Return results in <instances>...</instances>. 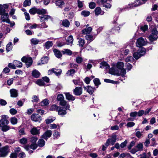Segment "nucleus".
<instances>
[{
	"label": "nucleus",
	"mask_w": 158,
	"mask_h": 158,
	"mask_svg": "<svg viewBox=\"0 0 158 158\" xmlns=\"http://www.w3.org/2000/svg\"><path fill=\"white\" fill-rule=\"evenodd\" d=\"M55 118H51L49 117L47 119H46L45 122L47 124H49L55 120Z\"/></svg>",
	"instance_id": "nucleus-46"
},
{
	"label": "nucleus",
	"mask_w": 158,
	"mask_h": 158,
	"mask_svg": "<svg viewBox=\"0 0 158 158\" xmlns=\"http://www.w3.org/2000/svg\"><path fill=\"white\" fill-rule=\"evenodd\" d=\"M55 4L56 6L61 8L64 5V2L63 0H56Z\"/></svg>",
	"instance_id": "nucleus-27"
},
{
	"label": "nucleus",
	"mask_w": 158,
	"mask_h": 158,
	"mask_svg": "<svg viewBox=\"0 0 158 158\" xmlns=\"http://www.w3.org/2000/svg\"><path fill=\"white\" fill-rule=\"evenodd\" d=\"M2 117V119L0 120V127L2 131H6L10 129V127L7 125L9 123L7 119L8 117L7 116L3 115Z\"/></svg>",
	"instance_id": "nucleus-2"
},
{
	"label": "nucleus",
	"mask_w": 158,
	"mask_h": 158,
	"mask_svg": "<svg viewBox=\"0 0 158 158\" xmlns=\"http://www.w3.org/2000/svg\"><path fill=\"white\" fill-rule=\"evenodd\" d=\"M36 83L37 84L40 86H44V85L45 83L43 80L39 79L36 81Z\"/></svg>",
	"instance_id": "nucleus-50"
},
{
	"label": "nucleus",
	"mask_w": 158,
	"mask_h": 158,
	"mask_svg": "<svg viewBox=\"0 0 158 158\" xmlns=\"http://www.w3.org/2000/svg\"><path fill=\"white\" fill-rule=\"evenodd\" d=\"M78 43L80 46L82 47L85 44V40L81 38L79 39Z\"/></svg>",
	"instance_id": "nucleus-43"
},
{
	"label": "nucleus",
	"mask_w": 158,
	"mask_h": 158,
	"mask_svg": "<svg viewBox=\"0 0 158 158\" xmlns=\"http://www.w3.org/2000/svg\"><path fill=\"white\" fill-rule=\"evenodd\" d=\"M100 68H105L106 69H109L110 68L109 65L105 62H103L100 63Z\"/></svg>",
	"instance_id": "nucleus-28"
},
{
	"label": "nucleus",
	"mask_w": 158,
	"mask_h": 158,
	"mask_svg": "<svg viewBox=\"0 0 158 158\" xmlns=\"http://www.w3.org/2000/svg\"><path fill=\"white\" fill-rule=\"evenodd\" d=\"M40 130L39 127H33L31 130L30 132L33 135H39L40 134Z\"/></svg>",
	"instance_id": "nucleus-14"
},
{
	"label": "nucleus",
	"mask_w": 158,
	"mask_h": 158,
	"mask_svg": "<svg viewBox=\"0 0 158 158\" xmlns=\"http://www.w3.org/2000/svg\"><path fill=\"white\" fill-rule=\"evenodd\" d=\"M158 31L156 28L152 29L151 33L148 37L149 40L151 41L156 40L158 38Z\"/></svg>",
	"instance_id": "nucleus-4"
},
{
	"label": "nucleus",
	"mask_w": 158,
	"mask_h": 158,
	"mask_svg": "<svg viewBox=\"0 0 158 158\" xmlns=\"http://www.w3.org/2000/svg\"><path fill=\"white\" fill-rule=\"evenodd\" d=\"M59 106H57L56 105L54 104L52 105L50 108V110H56L57 111L58 108H59Z\"/></svg>",
	"instance_id": "nucleus-49"
},
{
	"label": "nucleus",
	"mask_w": 158,
	"mask_h": 158,
	"mask_svg": "<svg viewBox=\"0 0 158 158\" xmlns=\"http://www.w3.org/2000/svg\"><path fill=\"white\" fill-rule=\"evenodd\" d=\"M37 11V9L35 8H32L29 10V13L32 15H34L36 13Z\"/></svg>",
	"instance_id": "nucleus-52"
},
{
	"label": "nucleus",
	"mask_w": 158,
	"mask_h": 158,
	"mask_svg": "<svg viewBox=\"0 0 158 158\" xmlns=\"http://www.w3.org/2000/svg\"><path fill=\"white\" fill-rule=\"evenodd\" d=\"M10 121L12 124L15 125L17 123L18 120L15 117H12L10 118Z\"/></svg>",
	"instance_id": "nucleus-41"
},
{
	"label": "nucleus",
	"mask_w": 158,
	"mask_h": 158,
	"mask_svg": "<svg viewBox=\"0 0 158 158\" xmlns=\"http://www.w3.org/2000/svg\"><path fill=\"white\" fill-rule=\"evenodd\" d=\"M146 52V50L143 48H140L137 52L133 54L134 57L136 60L139 58L141 56L144 55Z\"/></svg>",
	"instance_id": "nucleus-3"
},
{
	"label": "nucleus",
	"mask_w": 158,
	"mask_h": 158,
	"mask_svg": "<svg viewBox=\"0 0 158 158\" xmlns=\"http://www.w3.org/2000/svg\"><path fill=\"white\" fill-rule=\"evenodd\" d=\"M148 28V27L147 25H144V26H141L140 27V29L143 32L147 31Z\"/></svg>",
	"instance_id": "nucleus-56"
},
{
	"label": "nucleus",
	"mask_w": 158,
	"mask_h": 158,
	"mask_svg": "<svg viewBox=\"0 0 158 158\" xmlns=\"http://www.w3.org/2000/svg\"><path fill=\"white\" fill-rule=\"evenodd\" d=\"M54 133L53 134L54 138L55 139H58L60 136V133L56 130L54 131Z\"/></svg>",
	"instance_id": "nucleus-39"
},
{
	"label": "nucleus",
	"mask_w": 158,
	"mask_h": 158,
	"mask_svg": "<svg viewBox=\"0 0 158 158\" xmlns=\"http://www.w3.org/2000/svg\"><path fill=\"white\" fill-rule=\"evenodd\" d=\"M21 60L23 62H25L27 67H29L32 64V60L31 57H27L23 56Z\"/></svg>",
	"instance_id": "nucleus-8"
},
{
	"label": "nucleus",
	"mask_w": 158,
	"mask_h": 158,
	"mask_svg": "<svg viewBox=\"0 0 158 158\" xmlns=\"http://www.w3.org/2000/svg\"><path fill=\"white\" fill-rule=\"evenodd\" d=\"M18 154L17 153H12L10 155V158H17Z\"/></svg>",
	"instance_id": "nucleus-63"
},
{
	"label": "nucleus",
	"mask_w": 158,
	"mask_h": 158,
	"mask_svg": "<svg viewBox=\"0 0 158 158\" xmlns=\"http://www.w3.org/2000/svg\"><path fill=\"white\" fill-rule=\"evenodd\" d=\"M45 144V142L43 139H40L38 142V145L40 147H43L44 145Z\"/></svg>",
	"instance_id": "nucleus-35"
},
{
	"label": "nucleus",
	"mask_w": 158,
	"mask_h": 158,
	"mask_svg": "<svg viewBox=\"0 0 158 158\" xmlns=\"http://www.w3.org/2000/svg\"><path fill=\"white\" fill-rule=\"evenodd\" d=\"M38 139L37 137L35 136L32 137L31 139V141L32 143H36V142Z\"/></svg>",
	"instance_id": "nucleus-57"
},
{
	"label": "nucleus",
	"mask_w": 158,
	"mask_h": 158,
	"mask_svg": "<svg viewBox=\"0 0 158 158\" xmlns=\"http://www.w3.org/2000/svg\"><path fill=\"white\" fill-rule=\"evenodd\" d=\"M52 70L53 71V73H54L57 76L60 75L62 72V70L60 69H52Z\"/></svg>",
	"instance_id": "nucleus-37"
},
{
	"label": "nucleus",
	"mask_w": 158,
	"mask_h": 158,
	"mask_svg": "<svg viewBox=\"0 0 158 158\" xmlns=\"http://www.w3.org/2000/svg\"><path fill=\"white\" fill-rule=\"evenodd\" d=\"M10 96L13 98H15L18 96V90L15 89H11L10 90Z\"/></svg>",
	"instance_id": "nucleus-20"
},
{
	"label": "nucleus",
	"mask_w": 158,
	"mask_h": 158,
	"mask_svg": "<svg viewBox=\"0 0 158 158\" xmlns=\"http://www.w3.org/2000/svg\"><path fill=\"white\" fill-rule=\"evenodd\" d=\"M31 4V0H25L23 3V6L26 7Z\"/></svg>",
	"instance_id": "nucleus-51"
},
{
	"label": "nucleus",
	"mask_w": 158,
	"mask_h": 158,
	"mask_svg": "<svg viewBox=\"0 0 158 158\" xmlns=\"http://www.w3.org/2000/svg\"><path fill=\"white\" fill-rule=\"evenodd\" d=\"M59 104L62 106H65V108L66 110L68 109L70 110V105L64 100L60 102Z\"/></svg>",
	"instance_id": "nucleus-18"
},
{
	"label": "nucleus",
	"mask_w": 158,
	"mask_h": 158,
	"mask_svg": "<svg viewBox=\"0 0 158 158\" xmlns=\"http://www.w3.org/2000/svg\"><path fill=\"white\" fill-rule=\"evenodd\" d=\"M49 101L47 99H44L41 102V104L42 106H47L49 104Z\"/></svg>",
	"instance_id": "nucleus-53"
},
{
	"label": "nucleus",
	"mask_w": 158,
	"mask_h": 158,
	"mask_svg": "<svg viewBox=\"0 0 158 158\" xmlns=\"http://www.w3.org/2000/svg\"><path fill=\"white\" fill-rule=\"evenodd\" d=\"M40 75V72L36 69L34 70L32 73V76L35 78H38Z\"/></svg>",
	"instance_id": "nucleus-30"
},
{
	"label": "nucleus",
	"mask_w": 158,
	"mask_h": 158,
	"mask_svg": "<svg viewBox=\"0 0 158 158\" xmlns=\"http://www.w3.org/2000/svg\"><path fill=\"white\" fill-rule=\"evenodd\" d=\"M8 4H0V15L6 13L5 10L8 9Z\"/></svg>",
	"instance_id": "nucleus-15"
},
{
	"label": "nucleus",
	"mask_w": 158,
	"mask_h": 158,
	"mask_svg": "<svg viewBox=\"0 0 158 158\" xmlns=\"http://www.w3.org/2000/svg\"><path fill=\"white\" fill-rule=\"evenodd\" d=\"M85 38L87 40L91 41H93L94 39L93 36L91 35H87L85 36Z\"/></svg>",
	"instance_id": "nucleus-42"
},
{
	"label": "nucleus",
	"mask_w": 158,
	"mask_h": 158,
	"mask_svg": "<svg viewBox=\"0 0 158 158\" xmlns=\"http://www.w3.org/2000/svg\"><path fill=\"white\" fill-rule=\"evenodd\" d=\"M40 42V40L35 38H33L31 40V44L33 45L37 44Z\"/></svg>",
	"instance_id": "nucleus-32"
},
{
	"label": "nucleus",
	"mask_w": 158,
	"mask_h": 158,
	"mask_svg": "<svg viewBox=\"0 0 158 158\" xmlns=\"http://www.w3.org/2000/svg\"><path fill=\"white\" fill-rule=\"evenodd\" d=\"M12 44L11 42H9L8 44H7L6 47V50L7 52H9L12 49Z\"/></svg>",
	"instance_id": "nucleus-34"
},
{
	"label": "nucleus",
	"mask_w": 158,
	"mask_h": 158,
	"mask_svg": "<svg viewBox=\"0 0 158 158\" xmlns=\"http://www.w3.org/2000/svg\"><path fill=\"white\" fill-rule=\"evenodd\" d=\"M34 111V108L29 109L27 110L26 113L27 114L30 115Z\"/></svg>",
	"instance_id": "nucleus-60"
},
{
	"label": "nucleus",
	"mask_w": 158,
	"mask_h": 158,
	"mask_svg": "<svg viewBox=\"0 0 158 158\" xmlns=\"http://www.w3.org/2000/svg\"><path fill=\"white\" fill-rule=\"evenodd\" d=\"M93 81L94 84L96 86H98L99 85L101 84L99 79L98 78H96L93 80ZM98 86L97 87V88Z\"/></svg>",
	"instance_id": "nucleus-48"
},
{
	"label": "nucleus",
	"mask_w": 158,
	"mask_h": 158,
	"mask_svg": "<svg viewBox=\"0 0 158 158\" xmlns=\"http://www.w3.org/2000/svg\"><path fill=\"white\" fill-rule=\"evenodd\" d=\"M143 132L137 131L135 133V136L138 138H140L142 135Z\"/></svg>",
	"instance_id": "nucleus-58"
},
{
	"label": "nucleus",
	"mask_w": 158,
	"mask_h": 158,
	"mask_svg": "<svg viewBox=\"0 0 158 158\" xmlns=\"http://www.w3.org/2000/svg\"><path fill=\"white\" fill-rule=\"evenodd\" d=\"M1 15V20L2 22H6V23H9L10 22V20L9 19V15L8 13H5L2 14Z\"/></svg>",
	"instance_id": "nucleus-11"
},
{
	"label": "nucleus",
	"mask_w": 158,
	"mask_h": 158,
	"mask_svg": "<svg viewBox=\"0 0 158 158\" xmlns=\"http://www.w3.org/2000/svg\"><path fill=\"white\" fill-rule=\"evenodd\" d=\"M74 94L76 96H80L82 94V89L81 87H76L73 90Z\"/></svg>",
	"instance_id": "nucleus-13"
},
{
	"label": "nucleus",
	"mask_w": 158,
	"mask_h": 158,
	"mask_svg": "<svg viewBox=\"0 0 158 158\" xmlns=\"http://www.w3.org/2000/svg\"><path fill=\"white\" fill-rule=\"evenodd\" d=\"M48 60V58L47 56H45L42 57L41 60V62L38 63V65H41L42 64H44L47 63Z\"/></svg>",
	"instance_id": "nucleus-25"
},
{
	"label": "nucleus",
	"mask_w": 158,
	"mask_h": 158,
	"mask_svg": "<svg viewBox=\"0 0 158 158\" xmlns=\"http://www.w3.org/2000/svg\"><path fill=\"white\" fill-rule=\"evenodd\" d=\"M144 2H142L139 0H135V1L131 4V6H130L131 7H136L139 6V5L144 3Z\"/></svg>",
	"instance_id": "nucleus-24"
},
{
	"label": "nucleus",
	"mask_w": 158,
	"mask_h": 158,
	"mask_svg": "<svg viewBox=\"0 0 158 158\" xmlns=\"http://www.w3.org/2000/svg\"><path fill=\"white\" fill-rule=\"evenodd\" d=\"M13 63L15 64V67L21 68L22 66V63L19 61L15 60Z\"/></svg>",
	"instance_id": "nucleus-36"
},
{
	"label": "nucleus",
	"mask_w": 158,
	"mask_h": 158,
	"mask_svg": "<svg viewBox=\"0 0 158 158\" xmlns=\"http://www.w3.org/2000/svg\"><path fill=\"white\" fill-rule=\"evenodd\" d=\"M73 82L76 85L81 86L83 84L82 81L78 77L76 79L73 80Z\"/></svg>",
	"instance_id": "nucleus-21"
},
{
	"label": "nucleus",
	"mask_w": 158,
	"mask_h": 158,
	"mask_svg": "<svg viewBox=\"0 0 158 158\" xmlns=\"http://www.w3.org/2000/svg\"><path fill=\"white\" fill-rule=\"evenodd\" d=\"M65 108L64 109L63 107H59L58 109L57 110L58 112V114L63 116L64 115L66 114L67 113Z\"/></svg>",
	"instance_id": "nucleus-17"
},
{
	"label": "nucleus",
	"mask_w": 158,
	"mask_h": 158,
	"mask_svg": "<svg viewBox=\"0 0 158 158\" xmlns=\"http://www.w3.org/2000/svg\"><path fill=\"white\" fill-rule=\"evenodd\" d=\"M32 102H38L39 101V98L36 96H34L32 98Z\"/></svg>",
	"instance_id": "nucleus-64"
},
{
	"label": "nucleus",
	"mask_w": 158,
	"mask_h": 158,
	"mask_svg": "<svg viewBox=\"0 0 158 158\" xmlns=\"http://www.w3.org/2000/svg\"><path fill=\"white\" fill-rule=\"evenodd\" d=\"M81 14L84 17H87L89 15L90 12L88 11L84 10L81 12Z\"/></svg>",
	"instance_id": "nucleus-45"
},
{
	"label": "nucleus",
	"mask_w": 158,
	"mask_h": 158,
	"mask_svg": "<svg viewBox=\"0 0 158 158\" xmlns=\"http://www.w3.org/2000/svg\"><path fill=\"white\" fill-rule=\"evenodd\" d=\"M52 44H53L52 42L48 41L45 43V46L46 49H48L50 47L52 46Z\"/></svg>",
	"instance_id": "nucleus-40"
},
{
	"label": "nucleus",
	"mask_w": 158,
	"mask_h": 158,
	"mask_svg": "<svg viewBox=\"0 0 158 158\" xmlns=\"http://www.w3.org/2000/svg\"><path fill=\"white\" fill-rule=\"evenodd\" d=\"M66 96V98L69 101H74L75 100V97L69 93H64Z\"/></svg>",
	"instance_id": "nucleus-23"
},
{
	"label": "nucleus",
	"mask_w": 158,
	"mask_h": 158,
	"mask_svg": "<svg viewBox=\"0 0 158 158\" xmlns=\"http://www.w3.org/2000/svg\"><path fill=\"white\" fill-rule=\"evenodd\" d=\"M63 54H67L68 55L70 56L72 54V52L70 50L68 49H65L62 51Z\"/></svg>",
	"instance_id": "nucleus-33"
},
{
	"label": "nucleus",
	"mask_w": 158,
	"mask_h": 158,
	"mask_svg": "<svg viewBox=\"0 0 158 158\" xmlns=\"http://www.w3.org/2000/svg\"><path fill=\"white\" fill-rule=\"evenodd\" d=\"M70 22L67 19L63 20L62 22V25L63 26L68 27H69L70 25Z\"/></svg>",
	"instance_id": "nucleus-31"
},
{
	"label": "nucleus",
	"mask_w": 158,
	"mask_h": 158,
	"mask_svg": "<svg viewBox=\"0 0 158 158\" xmlns=\"http://www.w3.org/2000/svg\"><path fill=\"white\" fill-rule=\"evenodd\" d=\"M75 73V71L74 69H71L68 70L67 73L66 74L69 76L72 75Z\"/></svg>",
	"instance_id": "nucleus-44"
},
{
	"label": "nucleus",
	"mask_w": 158,
	"mask_h": 158,
	"mask_svg": "<svg viewBox=\"0 0 158 158\" xmlns=\"http://www.w3.org/2000/svg\"><path fill=\"white\" fill-rule=\"evenodd\" d=\"M73 41V39L72 35H69L67 38L66 42L67 45L72 46Z\"/></svg>",
	"instance_id": "nucleus-22"
},
{
	"label": "nucleus",
	"mask_w": 158,
	"mask_h": 158,
	"mask_svg": "<svg viewBox=\"0 0 158 158\" xmlns=\"http://www.w3.org/2000/svg\"><path fill=\"white\" fill-rule=\"evenodd\" d=\"M57 100L60 102L64 100V97L62 94H60L57 95Z\"/></svg>",
	"instance_id": "nucleus-47"
},
{
	"label": "nucleus",
	"mask_w": 158,
	"mask_h": 158,
	"mask_svg": "<svg viewBox=\"0 0 158 158\" xmlns=\"http://www.w3.org/2000/svg\"><path fill=\"white\" fill-rule=\"evenodd\" d=\"M9 146H6L0 148V157H6L9 152Z\"/></svg>",
	"instance_id": "nucleus-5"
},
{
	"label": "nucleus",
	"mask_w": 158,
	"mask_h": 158,
	"mask_svg": "<svg viewBox=\"0 0 158 158\" xmlns=\"http://www.w3.org/2000/svg\"><path fill=\"white\" fill-rule=\"evenodd\" d=\"M94 11L95 15L97 16L98 15H103L104 13V11H102L99 7L96 8L94 10Z\"/></svg>",
	"instance_id": "nucleus-19"
},
{
	"label": "nucleus",
	"mask_w": 158,
	"mask_h": 158,
	"mask_svg": "<svg viewBox=\"0 0 158 158\" xmlns=\"http://www.w3.org/2000/svg\"><path fill=\"white\" fill-rule=\"evenodd\" d=\"M10 112L11 114L15 115L17 113V111L15 109L11 108L10 110Z\"/></svg>",
	"instance_id": "nucleus-61"
},
{
	"label": "nucleus",
	"mask_w": 158,
	"mask_h": 158,
	"mask_svg": "<svg viewBox=\"0 0 158 158\" xmlns=\"http://www.w3.org/2000/svg\"><path fill=\"white\" fill-rule=\"evenodd\" d=\"M5 142L7 143L12 144L15 143V140L10 139H7L5 140Z\"/></svg>",
	"instance_id": "nucleus-62"
},
{
	"label": "nucleus",
	"mask_w": 158,
	"mask_h": 158,
	"mask_svg": "<svg viewBox=\"0 0 158 158\" xmlns=\"http://www.w3.org/2000/svg\"><path fill=\"white\" fill-rule=\"evenodd\" d=\"M134 59L132 56H130L127 57L125 59L126 62H132Z\"/></svg>",
	"instance_id": "nucleus-59"
},
{
	"label": "nucleus",
	"mask_w": 158,
	"mask_h": 158,
	"mask_svg": "<svg viewBox=\"0 0 158 158\" xmlns=\"http://www.w3.org/2000/svg\"><path fill=\"white\" fill-rule=\"evenodd\" d=\"M124 66V64L123 62H118L117 63L116 66L114 65L109 69V72L112 75L124 77L126 73L125 69L123 68Z\"/></svg>",
	"instance_id": "nucleus-1"
},
{
	"label": "nucleus",
	"mask_w": 158,
	"mask_h": 158,
	"mask_svg": "<svg viewBox=\"0 0 158 158\" xmlns=\"http://www.w3.org/2000/svg\"><path fill=\"white\" fill-rule=\"evenodd\" d=\"M57 127H58V129H60V126L59 125V124L56 125V124L53 123L51 124L50 125V129H55L57 128Z\"/></svg>",
	"instance_id": "nucleus-38"
},
{
	"label": "nucleus",
	"mask_w": 158,
	"mask_h": 158,
	"mask_svg": "<svg viewBox=\"0 0 158 158\" xmlns=\"http://www.w3.org/2000/svg\"><path fill=\"white\" fill-rule=\"evenodd\" d=\"M92 30V28L91 27H88L85 28L82 31V33L83 34H89Z\"/></svg>",
	"instance_id": "nucleus-26"
},
{
	"label": "nucleus",
	"mask_w": 158,
	"mask_h": 158,
	"mask_svg": "<svg viewBox=\"0 0 158 158\" xmlns=\"http://www.w3.org/2000/svg\"><path fill=\"white\" fill-rule=\"evenodd\" d=\"M31 119L34 122H40L41 120V116L39 114H32L31 116Z\"/></svg>",
	"instance_id": "nucleus-10"
},
{
	"label": "nucleus",
	"mask_w": 158,
	"mask_h": 158,
	"mask_svg": "<svg viewBox=\"0 0 158 158\" xmlns=\"http://www.w3.org/2000/svg\"><path fill=\"white\" fill-rule=\"evenodd\" d=\"M146 44L147 40L146 39H144L142 37L139 38L137 40L136 45L138 47H140L145 45Z\"/></svg>",
	"instance_id": "nucleus-7"
},
{
	"label": "nucleus",
	"mask_w": 158,
	"mask_h": 158,
	"mask_svg": "<svg viewBox=\"0 0 158 158\" xmlns=\"http://www.w3.org/2000/svg\"><path fill=\"white\" fill-rule=\"evenodd\" d=\"M117 135L115 134H113L111 137L108 139L106 142V146L109 145L110 144L113 145L116 141Z\"/></svg>",
	"instance_id": "nucleus-6"
},
{
	"label": "nucleus",
	"mask_w": 158,
	"mask_h": 158,
	"mask_svg": "<svg viewBox=\"0 0 158 158\" xmlns=\"http://www.w3.org/2000/svg\"><path fill=\"white\" fill-rule=\"evenodd\" d=\"M27 142V139L25 138H23L20 140V143L23 144H26Z\"/></svg>",
	"instance_id": "nucleus-54"
},
{
	"label": "nucleus",
	"mask_w": 158,
	"mask_h": 158,
	"mask_svg": "<svg viewBox=\"0 0 158 158\" xmlns=\"http://www.w3.org/2000/svg\"><path fill=\"white\" fill-rule=\"evenodd\" d=\"M53 52L56 56L58 58H60L62 56V54L60 51L56 49H54L53 50Z\"/></svg>",
	"instance_id": "nucleus-29"
},
{
	"label": "nucleus",
	"mask_w": 158,
	"mask_h": 158,
	"mask_svg": "<svg viewBox=\"0 0 158 158\" xmlns=\"http://www.w3.org/2000/svg\"><path fill=\"white\" fill-rule=\"evenodd\" d=\"M52 134V132L50 130H47L44 134L41 136L42 138L44 139L47 140L48 138H49Z\"/></svg>",
	"instance_id": "nucleus-12"
},
{
	"label": "nucleus",
	"mask_w": 158,
	"mask_h": 158,
	"mask_svg": "<svg viewBox=\"0 0 158 158\" xmlns=\"http://www.w3.org/2000/svg\"><path fill=\"white\" fill-rule=\"evenodd\" d=\"M83 88L85 90H86L90 94H92L93 93L94 90L95 89L94 88H93L89 86H87L86 87L84 86Z\"/></svg>",
	"instance_id": "nucleus-16"
},
{
	"label": "nucleus",
	"mask_w": 158,
	"mask_h": 158,
	"mask_svg": "<svg viewBox=\"0 0 158 158\" xmlns=\"http://www.w3.org/2000/svg\"><path fill=\"white\" fill-rule=\"evenodd\" d=\"M143 145L142 143H140L138 144L136 147L132 149L131 151V152L133 154H135L136 152L142 151L143 150Z\"/></svg>",
	"instance_id": "nucleus-9"
},
{
	"label": "nucleus",
	"mask_w": 158,
	"mask_h": 158,
	"mask_svg": "<svg viewBox=\"0 0 158 158\" xmlns=\"http://www.w3.org/2000/svg\"><path fill=\"white\" fill-rule=\"evenodd\" d=\"M82 58L80 56H78L76 58V61L78 64L81 63L82 62Z\"/></svg>",
	"instance_id": "nucleus-55"
}]
</instances>
